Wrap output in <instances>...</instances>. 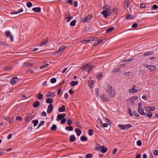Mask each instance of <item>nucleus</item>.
<instances>
[{
    "instance_id": "nucleus-46",
    "label": "nucleus",
    "mask_w": 158,
    "mask_h": 158,
    "mask_svg": "<svg viewBox=\"0 0 158 158\" xmlns=\"http://www.w3.org/2000/svg\"><path fill=\"white\" fill-rule=\"evenodd\" d=\"M94 85V82L91 80L90 81H89L88 83V85L91 88H92Z\"/></svg>"
},
{
    "instance_id": "nucleus-20",
    "label": "nucleus",
    "mask_w": 158,
    "mask_h": 158,
    "mask_svg": "<svg viewBox=\"0 0 158 158\" xmlns=\"http://www.w3.org/2000/svg\"><path fill=\"white\" fill-rule=\"evenodd\" d=\"M64 116L61 114H59L58 115L56 118V120L59 121L60 120H61L64 118Z\"/></svg>"
},
{
    "instance_id": "nucleus-40",
    "label": "nucleus",
    "mask_w": 158,
    "mask_h": 158,
    "mask_svg": "<svg viewBox=\"0 0 158 158\" xmlns=\"http://www.w3.org/2000/svg\"><path fill=\"white\" fill-rule=\"evenodd\" d=\"M95 94L96 96L98 97L99 95V90L98 89H95Z\"/></svg>"
},
{
    "instance_id": "nucleus-39",
    "label": "nucleus",
    "mask_w": 158,
    "mask_h": 158,
    "mask_svg": "<svg viewBox=\"0 0 158 158\" xmlns=\"http://www.w3.org/2000/svg\"><path fill=\"white\" fill-rule=\"evenodd\" d=\"M56 126L55 124H53L51 127V129L52 131H54L56 130Z\"/></svg>"
},
{
    "instance_id": "nucleus-14",
    "label": "nucleus",
    "mask_w": 158,
    "mask_h": 158,
    "mask_svg": "<svg viewBox=\"0 0 158 158\" xmlns=\"http://www.w3.org/2000/svg\"><path fill=\"white\" fill-rule=\"evenodd\" d=\"M23 11V10L22 8L20 9L19 10H18L17 11H13L11 12L10 13V14H18L22 12Z\"/></svg>"
},
{
    "instance_id": "nucleus-59",
    "label": "nucleus",
    "mask_w": 158,
    "mask_h": 158,
    "mask_svg": "<svg viewBox=\"0 0 158 158\" xmlns=\"http://www.w3.org/2000/svg\"><path fill=\"white\" fill-rule=\"evenodd\" d=\"M140 7L141 8H144L146 7V6L144 4L141 3L140 4Z\"/></svg>"
},
{
    "instance_id": "nucleus-1",
    "label": "nucleus",
    "mask_w": 158,
    "mask_h": 158,
    "mask_svg": "<svg viewBox=\"0 0 158 158\" xmlns=\"http://www.w3.org/2000/svg\"><path fill=\"white\" fill-rule=\"evenodd\" d=\"M104 88L107 94L110 98H112L115 96V90L109 84H106L105 85Z\"/></svg>"
},
{
    "instance_id": "nucleus-10",
    "label": "nucleus",
    "mask_w": 158,
    "mask_h": 158,
    "mask_svg": "<svg viewBox=\"0 0 158 158\" xmlns=\"http://www.w3.org/2000/svg\"><path fill=\"white\" fill-rule=\"evenodd\" d=\"M144 109L146 111H154L155 110V108L154 106L147 107H144Z\"/></svg>"
},
{
    "instance_id": "nucleus-6",
    "label": "nucleus",
    "mask_w": 158,
    "mask_h": 158,
    "mask_svg": "<svg viewBox=\"0 0 158 158\" xmlns=\"http://www.w3.org/2000/svg\"><path fill=\"white\" fill-rule=\"evenodd\" d=\"M145 67L150 70L151 71H155L156 68V66L152 65L147 64Z\"/></svg>"
},
{
    "instance_id": "nucleus-2",
    "label": "nucleus",
    "mask_w": 158,
    "mask_h": 158,
    "mask_svg": "<svg viewBox=\"0 0 158 158\" xmlns=\"http://www.w3.org/2000/svg\"><path fill=\"white\" fill-rule=\"evenodd\" d=\"M118 127L123 130L128 129L132 127V125L130 124H127L125 125L118 124Z\"/></svg>"
},
{
    "instance_id": "nucleus-15",
    "label": "nucleus",
    "mask_w": 158,
    "mask_h": 158,
    "mask_svg": "<svg viewBox=\"0 0 158 158\" xmlns=\"http://www.w3.org/2000/svg\"><path fill=\"white\" fill-rule=\"evenodd\" d=\"M141 90V89H131L129 90V92L132 93H135L137 92L138 91H139Z\"/></svg>"
},
{
    "instance_id": "nucleus-27",
    "label": "nucleus",
    "mask_w": 158,
    "mask_h": 158,
    "mask_svg": "<svg viewBox=\"0 0 158 158\" xmlns=\"http://www.w3.org/2000/svg\"><path fill=\"white\" fill-rule=\"evenodd\" d=\"M65 129L66 130H68L69 131H72L73 130V127L71 126H66L65 127Z\"/></svg>"
},
{
    "instance_id": "nucleus-5",
    "label": "nucleus",
    "mask_w": 158,
    "mask_h": 158,
    "mask_svg": "<svg viewBox=\"0 0 158 158\" xmlns=\"http://www.w3.org/2000/svg\"><path fill=\"white\" fill-rule=\"evenodd\" d=\"M19 80L17 77H14L10 80V83L12 85L15 84Z\"/></svg>"
},
{
    "instance_id": "nucleus-3",
    "label": "nucleus",
    "mask_w": 158,
    "mask_h": 158,
    "mask_svg": "<svg viewBox=\"0 0 158 158\" xmlns=\"http://www.w3.org/2000/svg\"><path fill=\"white\" fill-rule=\"evenodd\" d=\"M101 99H102L103 102H108L110 101V99L108 98L107 95L105 94H101L100 95Z\"/></svg>"
},
{
    "instance_id": "nucleus-42",
    "label": "nucleus",
    "mask_w": 158,
    "mask_h": 158,
    "mask_svg": "<svg viewBox=\"0 0 158 158\" xmlns=\"http://www.w3.org/2000/svg\"><path fill=\"white\" fill-rule=\"evenodd\" d=\"M127 110L129 115L130 116H132L133 115V114L131 109L130 108H128L127 109Z\"/></svg>"
},
{
    "instance_id": "nucleus-34",
    "label": "nucleus",
    "mask_w": 158,
    "mask_h": 158,
    "mask_svg": "<svg viewBox=\"0 0 158 158\" xmlns=\"http://www.w3.org/2000/svg\"><path fill=\"white\" fill-rule=\"evenodd\" d=\"M81 140L82 141H85L87 140V138L85 136H82L81 137Z\"/></svg>"
},
{
    "instance_id": "nucleus-58",
    "label": "nucleus",
    "mask_w": 158,
    "mask_h": 158,
    "mask_svg": "<svg viewBox=\"0 0 158 158\" xmlns=\"http://www.w3.org/2000/svg\"><path fill=\"white\" fill-rule=\"evenodd\" d=\"M108 124H109L107 123H103L102 124V126L103 127H107L108 126Z\"/></svg>"
},
{
    "instance_id": "nucleus-49",
    "label": "nucleus",
    "mask_w": 158,
    "mask_h": 158,
    "mask_svg": "<svg viewBox=\"0 0 158 158\" xmlns=\"http://www.w3.org/2000/svg\"><path fill=\"white\" fill-rule=\"evenodd\" d=\"M27 6L28 8H30L32 6V3L30 2H28L27 3Z\"/></svg>"
},
{
    "instance_id": "nucleus-25",
    "label": "nucleus",
    "mask_w": 158,
    "mask_h": 158,
    "mask_svg": "<svg viewBox=\"0 0 158 158\" xmlns=\"http://www.w3.org/2000/svg\"><path fill=\"white\" fill-rule=\"evenodd\" d=\"M76 139V138L74 135H72L70 136V141L71 142L74 141Z\"/></svg>"
},
{
    "instance_id": "nucleus-37",
    "label": "nucleus",
    "mask_w": 158,
    "mask_h": 158,
    "mask_svg": "<svg viewBox=\"0 0 158 158\" xmlns=\"http://www.w3.org/2000/svg\"><path fill=\"white\" fill-rule=\"evenodd\" d=\"M76 21L75 20L72 21L70 23V25L72 27L74 26L76 24Z\"/></svg>"
},
{
    "instance_id": "nucleus-31",
    "label": "nucleus",
    "mask_w": 158,
    "mask_h": 158,
    "mask_svg": "<svg viewBox=\"0 0 158 158\" xmlns=\"http://www.w3.org/2000/svg\"><path fill=\"white\" fill-rule=\"evenodd\" d=\"M88 64L87 63H85L84 64L83 66L81 67V69L83 70L86 68H88L89 66H88Z\"/></svg>"
},
{
    "instance_id": "nucleus-43",
    "label": "nucleus",
    "mask_w": 158,
    "mask_h": 158,
    "mask_svg": "<svg viewBox=\"0 0 158 158\" xmlns=\"http://www.w3.org/2000/svg\"><path fill=\"white\" fill-rule=\"evenodd\" d=\"M32 123H33L34 126H36L38 124V121L37 120H33L32 121Z\"/></svg>"
},
{
    "instance_id": "nucleus-26",
    "label": "nucleus",
    "mask_w": 158,
    "mask_h": 158,
    "mask_svg": "<svg viewBox=\"0 0 158 158\" xmlns=\"http://www.w3.org/2000/svg\"><path fill=\"white\" fill-rule=\"evenodd\" d=\"M40 105V102L39 101H37L33 104V106L35 108H36L38 106Z\"/></svg>"
},
{
    "instance_id": "nucleus-17",
    "label": "nucleus",
    "mask_w": 158,
    "mask_h": 158,
    "mask_svg": "<svg viewBox=\"0 0 158 158\" xmlns=\"http://www.w3.org/2000/svg\"><path fill=\"white\" fill-rule=\"evenodd\" d=\"M75 131L76 132L77 135L78 136H80L81 133V131L79 130V128H76L75 129Z\"/></svg>"
},
{
    "instance_id": "nucleus-60",
    "label": "nucleus",
    "mask_w": 158,
    "mask_h": 158,
    "mask_svg": "<svg viewBox=\"0 0 158 158\" xmlns=\"http://www.w3.org/2000/svg\"><path fill=\"white\" fill-rule=\"evenodd\" d=\"M137 144L138 146H140L142 145V143L140 140H139L137 141Z\"/></svg>"
},
{
    "instance_id": "nucleus-62",
    "label": "nucleus",
    "mask_w": 158,
    "mask_h": 158,
    "mask_svg": "<svg viewBox=\"0 0 158 158\" xmlns=\"http://www.w3.org/2000/svg\"><path fill=\"white\" fill-rule=\"evenodd\" d=\"M66 2L67 3H69L70 5H73V1L72 0H68Z\"/></svg>"
},
{
    "instance_id": "nucleus-16",
    "label": "nucleus",
    "mask_w": 158,
    "mask_h": 158,
    "mask_svg": "<svg viewBox=\"0 0 158 158\" xmlns=\"http://www.w3.org/2000/svg\"><path fill=\"white\" fill-rule=\"evenodd\" d=\"M65 106L64 105H62V107H60L59 108V111L60 112H64L65 111Z\"/></svg>"
},
{
    "instance_id": "nucleus-4",
    "label": "nucleus",
    "mask_w": 158,
    "mask_h": 158,
    "mask_svg": "<svg viewBox=\"0 0 158 158\" xmlns=\"http://www.w3.org/2000/svg\"><path fill=\"white\" fill-rule=\"evenodd\" d=\"M33 116L32 113H28L25 118V121L27 122H29L33 118Z\"/></svg>"
},
{
    "instance_id": "nucleus-24",
    "label": "nucleus",
    "mask_w": 158,
    "mask_h": 158,
    "mask_svg": "<svg viewBox=\"0 0 158 158\" xmlns=\"http://www.w3.org/2000/svg\"><path fill=\"white\" fill-rule=\"evenodd\" d=\"M107 148H105L103 146L102 147L99 151L101 152L102 153H105L107 151Z\"/></svg>"
},
{
    "instance_id": "nucleus-61",
    "label": "nucleus",
    "mask_w": 158,
    "mask_h": 158,
    "mask_svg": "<svg viewBox=\"0 0 158 158\" xmlns=\"http://www.w3.org/2000/svg\"><path fill=\"white\" fill-rule=\"evenodd\" d=\"M15 119L17 120L21 121L22 119V118L20 116H18L16 117Z\"/></svg>"
},
{
    "instance_id": "nucleus-50",
    "label": "nucleus",
    "mask_w": 158,
    "mask_h": 158,
    "mask_svg": "<svg viewBox=\"0 0 158 158\" xmlns=\"http://www.w3.org/2000/svg\"><path fill=\"white\" fill-rule=\"evenodd\" d=\"M158 8V6L156 4L154 5L151 8V10H156Z\"/></svg>"
},
{
    "instance_id": "nucleus-8",
    "label": "nucleus",
    "mask_w": 158,
    "mask_h": 158,
    "mask_svg": "<svg viewBox=\"0 0 158 158\" xmlns=\"http://www.w3.org/2000/svg\"><path fill=\"white\" fill-rule=\"evenodd\" d=\"M53 106L52 104H49L48 106L47 110V112L48 113H51L53 110Z\"/></svg>"
},
{
    "instance_id": "nucleus-48",
    "label": "nucleus",
    "mask_w": 158,
    "mask_h": 158,
    "mask_svg": "<svg viewBox=\"0 0 158 158\" xmlns=\"http://www.w3.org/2000/svg\"><path fill=\"white\" fill-rule=\"evenodd\" d=\"M102 146L100 145L99 144H98L97 145L96 147V149L98 151H99L100 150V148Z\"/></svg>"
},
{
    "instance_id": "nucleus-7",
    "label": "nucleus",
    "mask_w": 158,
    "mask_h": 158,
    "mask_svg": "<svg viewBox=\"0 0 158 158\" xmlns=\"http://www.w3.org/2000/svg\"><path fill=\"white\" fill-rule=\"evenodd\" d=\"M93 16L92 15H89L82 19V22L84 23L86 22L87 21L89 20Z\"/></svg>"
},
{
    "instance_id": "nucleus-11",
    "label": "nucleus",
    "mask_w": 158,
    "mask_h": 158,
    "mask_svg": "<svg viewBox=\"0 0 158 158\" xmlns=\"http://www.w3.org/2000/svg\"><path fill=\"white\" fill-rule=\"evenodd\" d=\"M55 96V94L54 92H48L46 94L47 97L53 98Z\"/></svg>"
},
{
    "instance_id": "nucleus-13",
    "label": "nucleus",
    "mask_w": 158,
    "mask_h": 158,
    "mask_svg": "<svg viewBox=\"0 0 158 158\" xmlns=\"http://www.w3.org/2000/svg\"><path fill=\"white\" fill-rule=\"evenodd\" d=\"M154 54L153 50L148 52H146L144 53L143 54V56H148L150 55H153Z\"/></svg>"
},
{
    "instance_id": "nucleus-22",
    "label": "nucleus",
    "mask_w": 158,
    "mask_h": 158,
    "mask_svg": "<svg viewBox=\"0 0 158 158\" xmlns=\"http://www.w3.org/2000/svg\"><path fill=\"white\" fill-rule=\"evenodd\" d=\"M48 41V39L47 38L44 41H42V42L40 44L39 46H42L43 45H45V44L47 43Z\"/></svg>"
},
{
    "instance_id": "nucleus-21",
    "label": "nucleus",
    "mask_w": 158,
    "mask_h": 158,
    "mask_svg": "<svg viewBox=\"0 0 158 158\" xmlns=\"http://www.w3.org/2000/svg\"><path fill=\"white\" fill-rule=\"evenodd\" d=\"M41 8L40 7H36L33 8L32 10L35 12H39L41 11Z\"/></svg>"
},
{
    "instance_id": "nucleus-12",
    "label": "nucleus",
    "mask_w": 158,
    "mask_h": 158,
    "mask_svg": "<svg viewBox=\"0 0 158 158\" xmlns=\"http://www.w3.org/2000/svg\"><path fill=\"white\" fill-rule=\"evenodd\" d=\"M66 48V47L64 46H61L59 49L55 53V55L56 54L58 53L59 52H61L63 50L65 49Z\"/></svg>"
},
{
    "instance_id": "nucleus-18",
    "label": "nucleus",
    "mask_w": 158,
    "mask_h": 158,
    "mask_svg": "<svg viewBox=\"0 0 158 158\" xmlns=\"http://www.w3.org/2000/svg\"><path fill=\"white\" fill-rule=\"evenodd\" d=\"M53 100L51 98H47L46 99V102L47 103L52 104V103L53 102Z\"/></svg>"
},
{
    "instance_id": "nucleus-52",
    "label": "nucleus",
    "mask_w": 158,
    "mask_h": 158,
    "mask_svg": "<svg viewBox=\"0 0 158 158\" xmlns=\"http://www.w3.org/2000/svg\"><path fill=\"white\" fill-rule=\"evenodd\" d=\"M92 155L91 154H87L86 155L85 158H91Z\"/></svg>"
},
{
    "instance_id": "nucleus-35",
    "label": "nucleus",
    "mask_w": 158,
    "mask_h": 158,
    "mask_svg": "<svg viewBox=\"0 0 158 158\" xmlns=\"http://www.w3.org/2000/svg\"><path fill=\"white\" fill-rule=\"evenodd\" d=\"M134 58L129 59H127L124 60H123L122 62H129L132 61L134 60Z\"/></svg>"
},
{
    "instance_id": "nucleus-45",
    "label": "nucleus",
    "mask_w": 158,
    "mask_h": 158,
    "mask_svg": "<svg viewBox=\"0 0 158 158\" xmlns=\"http://www.w3.org/2000/svg\"><path fill=\"white\" fill-rule=\"evenodd\" d=\"M49 65V64H44V65H42L40 67V69H44V68L47 67H48Z\"/></svg>"
},
{
    "instance_id": "nucleus-28",
    "label": "nucleus",
    "mask_w": 158,
    "mask_h": 158,
    "mask_svg": "<svg viewBox=\"0 0 158 158\" xmlns=\"http://www.w3.org/2000/svg\"><path fill=\"white\" fill-rule=\"evenodd\" d=\"M32 64L30 63H25L23 64V67H31V66L32 64Z\"/></svg>"
},
{
    "instance_id": "nucleus-36",
    "label": "nucleus",
    "mask_w": 158,
    "mask_h": 158,
    "mask_svg": "<svg viewBox=\"0 0 158 158\" xmlns=\"http://www.w3.org/2000/svg\"><path fill=\"white\" fill-rule=\"evenodd\" d=\"M102 73H100L98 74L97 76V78L98 80H100L101 79L102 77Z\"/></svg>"
},
{
    "instance_id": "nucleus-44",
    "label": "nucleus",
    "mask_w": 158,
    "mask_h": 158,
    "mask_svg": "<svg viewBox=\"0 0 158 158\" xmlns=\"http://www.w3.org/2000/svg\"><path fill=\"white\" fill-rule=\"evenodd\" d=\"M121 68H118L116 69H114L113 70H112V72L113 73H116L119 72L121 70Z\"/></svg>"
},
{
    "instance_id": "nucleus-38",
    "label": "nucleus",
    "mask_w": 158,
    "mask_h": 158,
    "mask_svg": "<svg viewBox=\"0 0 158 158\" xmlns=\"http://www.w3.org/2000/svg\"><path fill=\"white\" fill-rule=\"evenodd\" d=\"M126 18L127 19H130L133 18L134 17L132 15H131L129 14H128L127 15Z\"/></svg>"
},
{
    "instance_id": "nucleus-53",
    "label": "nucleus",
    "mask_w": 158,
    "mask_h": 158,
    "mask_svg": "<svg viewBox=\"0 0 158 158\" xmlns=\"http://www.w3.org/2000/svg\"><path fill=\"white\" fill-rule=\"evenodd\" d=\"M50 81L52 83H54L56 82V80L55 78H53L51 79Z\"/></svg>"
},
{
    "instance_id": "nucleus-56",
    "label": "nucleus",
    "mask_w": 158,
    "mask_h": 158,
    "mask_svg": "<svg viewBox=\"0 0 158 158\" xmlns=\"http://www.w3.org/2000/svg\"><path fill=\"white\" fill-rule=\"evenodd\" d=\"M45 122L44 121H42L39 124L38 126L37 127V128H39L42 125H44V123Z\"/></svg>"
},
{
    "instance_id": "nucleus-9",
    "label": "nucleus",
    "mask_w": 158,
    "mask_h": 158,
    "mask_svg": "<svg viewBox=\"0 0 158 158\" xmlns=\"http://www.w3.org/2000/svg\"><path fill=\"white\" fill-rule=\"evenodd\" d=\"M103 40V39H99L94 40L93 42L94 46H95L97 45L102 42Z\"/></svg>"
},
{
    "instance_id": "nucleus-47",
    "label": "nucleus",
    "mask_w": 158,
    "mask_h": 158,
    "mask_svg": "<svg viewBox=\"0 0 158 158\" xmlns=\"http://www.w3.org/2000/svg\"><path fill=\"white\" fill-rule=\"evenodd\" d=\"M93 131L92 129H89L88 130V134L89 135H92L93 134Z\"/></svg>"
},
{
    "instance_id": "nucleus-54",
    "label": "nucleus",
    "mask_w": 158,
    "mask_h": 158,
    "mask_svg": "<svg viewBox=\"0 0 158 158\" xmlns=\"http://www.w3.org/2000/svg\"><path fill=\"white\" fill-rule=\"evenodd\" d=\"M66 121V119L65 118H64L61 119V120L60 122V123L62 124H64L65 123Z\"/></svg>"
},
{
    "instance_id": "nucleus-64",
    "label": "nucleus",
    "mask_w": 158,
    "mask_h": 158,
    "mask_svg": "<svg viewBox=\"0 0 158 158\" xmlns=\"http://www.w3.org/2000/svg\"><path fill=\"white\" fill-rule=\"evenodd\" d=\"M154 154L155 155H158V151L157 150H155L153 152Z\"/></svg>"
},
{
    "instance_id": "nucleus-55",
    "label": "nucleus",
    "mask_w": 158,
    "mask_h": 158,
    "mask_svg": "<svg viewBox=\"0 0 158 158\" xmlns=\"http://www.w3.org/2000/svg\"><path fill=\"white\" fill-rule=\"evenodd\" d=\"M91 40H82V42L84 44H86L88 43L89 41H90Z\"/></svg>"
},
{
    "instance_id": "nucleus-19",
    "label": "nucleus",
    "mask_w": 158,
    "mask_h": 158,
    "mask_svg": "<svg viewBox=\"0 0 158 158\" xmlns=\"http://www.w3.org/2000/svg\"><path fill=\"white\" fill-rule=\"evenodd\" d=\"M114 29V27H111L108 28L106 30V32L107 33H110L113 31Z\"/></svg>"
},
{
    "instance_id": "nucleus-29",
    "label": "nucleus",
    "mask_w": 158,
    "mask_h": 158,
    "mask_svg": "<svg viewBox=\"0 0 158 158\" xmlns=\"http://www.w3.org/2000/svg\"><path fill=\"white\" fill-rule=\"evenodd\" d=\"M138 110L139 113L142 115H145L146 114L144 113L143 110L142 108L140 109H138Z\"/></svg>"
},
{
    "instance_id": "nucleus-41",
    "label": "nucleus",
    "mask_w": 158,
    "mask_h": 158,
    "mask_svg": "<svg viewBox=\"0 0 158 158\" xmlns=\"http://www.w3.org/2000/svg\"><path fill=\"white\" fill-rule=\"evenodd\" d=\"M5 34L8 37H9L11 35H12L11 34V32L9 31H7L6 32Z\"/></svg>"
},
{
    "instance_id": "nucleus-30",
    "label": "nucleus",
    "mask_w": 158,
    "mask_h": 158,
    "mask_svg": "<svg viewBox=\"0 0 158 158\" xmlns=\"http://www.w3.org/2000/svg\"><path fill=\"white\" fill-rule=\"evenodd\" d=\"M129 3L130 2L128 0H125L124 4L126 8L128 7Z\"/></svg>"
},
{
    "instance_id": "nucleus-32",
    "label": "nucleus",
    "mask_w": 158,
    "mask_h": 158,
    "mask_svg": "<svg viewBox=\"0 0 158 158\" xmlns=\"http://www.w3.org/2000/svg\"><path fill=\"white\" fill-rule=\"evenodd\" d=\"M78 84L77 81H72L70 83V85L71 86H73L75 85H77Z\"/></svg>"
},
{
    "instance_id": "nucleus-23",
    "label": "nucleus",
    "mask_w": 158,
    "mask_h": 158,
    "mask_svg": "<svg viewBox=\"0 0 158 158\" xmlns=\"http://www.w3.org/2000/svg\"><path fill=\"white\" fill-rule=\"evenodd\" d=\"M101 14H102L103 16L105 18H106L108 16V14H107V12L106 10H104L101 13Z\"/></svg>"
},
{
    "instance_id": "nucleus-51",
    "label": "nucleus",
    "mask_w": 158,
    "mask_h": 158,
    "mask_svg": "<svg viewBox=\"0 0 158 158\" xmlns=\"http://www.w3.org/2000/svg\"><path fill=\"white\" fill-rule=\"evenodd\" d=\"M146 115H147V117L149 118H151L152 116V113L151 112H148L147 114H146Z\"/></svg>"
},
{
    "instance_id": "nucleus-63",
    "label": "nucleus",
    "mask_w": 158,
    "mask_h": 158,
    "mask_svg": "<svg viewBox=\"0 0 158 158\" xmlns=\"http://www.w3.org/2000/svg\"><path fill=\"white\" fill-rule=\"evenodd\" d=\"M67 123L69 125H70L72 124V122L71 120H70V119H69L67 120Z\"/></svg>"
},
{
    "instance_id": "nucleus-33",
    "label": "nucleus",
    "mask_w": 158,
    "mask_h": 158,
    "mask_svg": "<svg viewBox=\"0 0 158 158\" xmlns=\"http://www.w3.org/2000/svg\"><path fill=\"white\" fill-rule=\"evenodd\" d=\"M43 95L41 94L40 93H39L37 94V98L40 100H41L43 99Z\"/></svg>"
},
{
    "instance_id": "nucleus-57",
    "label": "nucleus",
    "mask_w": 158,
    "mask_h": 158,
    "mask_svg": "<svg viewBox=\"0 0 158 158\" xmlns=\"http://www.w3.org/2000/svg\"><path fill=\"white\" fill-rule=\"evenodd\" d=\"M142 103L141 102H140L138 103V109H140L142 108Z\"/></svg>"
}]
</instances>
